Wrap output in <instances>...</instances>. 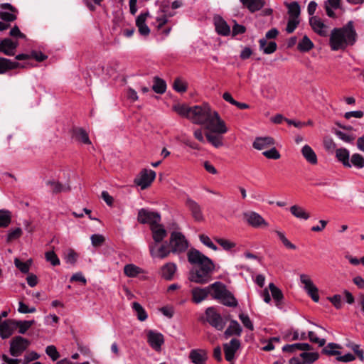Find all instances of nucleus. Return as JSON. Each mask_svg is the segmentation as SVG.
Listing matches in <instances>:
<instances>
[{
    "label": "nucleus",
    "instance_id": "f257e3e1",
    "mask_svg": "<svg viewBox=\"0 0 364 364\" xmlns=\"http://www.w3.org/2000/svg\"><path fill=\"white\" fill-rule=\"evenodd\" d=\"M173 109L181 116L186 117L193 124L205 125V129L218 134H225L228 128L219 114L213 110L208 103L188 107L178 105Z\"/></svg>",
    "mask_w": 364,
    "mask_h": 364
},
{
    "label": "nucleus",
    "instance_id": "f03ea898",
    "mask_svg": "<svg viewBox=\"0 0 364 364\" xmlns=\"http://www.w3.org/2000/svg\"><path fill=\"white\" fill-rule=\"evenodd\" d=\"M357 33L353 21L339 28H333L331 33L329 45L332 50H345L356 41Z\"/></svg>",
    "mask_w": 364,
    "mask_h": 364
},
{
    "label": "nucleus",
    "instance_id": "7ed1b4c3",
    "mask_svg": "<svg viewBox=\"0 0 364 364\" xmlns=\"http://www.w3.org/2000/svg\"><path fill=\"white\" fill-rule=\"evenodd\" d=\"M210 288L211 289V297L213 299L219 301L226 306L236 307L237 306V299L223 283L215 282L210 285Z\"/></svg>",
    "mask_w": 364,
    "mask_h": 364
},
{
    "label": "nucleus",
    "instance_id": "20e7f679",
    "mask_svg": "<svg viewBox=\"0 0 364 364\" xmlns=\"http://www.w3.org/2000/svg\"><path fill=\"white\" fill-rule=\"evenodd\" d=\"M214 269L212 266L204 265L203 267H194L190 271L189 279L198 284H206L211 280V274Z\"/></svg>",
    "mask_w": 364,
    "mask_h": 364
},
{
    "label": "nucleus",
    "instance_id": "39448f33",
    "mask_svg": "<svg viewBox=\"0 0 364 364\" xmlns=\"http://www.w3.org/2000/svg\"><path fill=\"white\" fill-rule=\"evenodd\" d=\"M169 244L172 253L178 254L183 252L188 247V242L185 236L181 232L176 231H173L171 233Z\"/></svg>",
    "mask_w": 364,
    "mask_h": 364
},
{
    "label": "nucleus",
    "instance_id": "423d86ee",
    "mask_svg": "<svg viewBox=\"0 0 364 364\" xmlns=\"http://www.w3.org/2000/svg\"><path fill=\"white\" fill-rule=\"evenodd\" d=\"M150 255L153 258L165 259L172 252L170 244L164 242L162 244L150 243L149 245Z\"/></svg>",
    "mask_w": 364,
    "mask_h": 364
},
{
    "label": "nucleus",
    "instance_id": "0eeeda50",
    "mask_svg": "<svg viewBox=\"0 0 364 364\" xmlns=\"http://www.w3.org/2000/svg\"><path fill=\"white\" fill-rule=\"evenodd\" d=\"M187 256L188 261L192 264L197 265L196 267H203L206 264L207 266H212L213 264L210 258L196 249L190 250Z\"/></svg>",
    "mask_w": 364,
    "mask_h": 364
},
{
    "label": "nucleus",
    "instance_id": "6e6552de",
    "mask_svg": "<svg viewBox=\"0 0 364 364\" xmlns=\"http://www.w3.org/2000/svg\"><path fill=\"white\" fill-rule=\"evenodd\" d=\"M30 341L20 336H15L10 342V353L14 357L20 356L29 346Z\"/></svg>",
    "mask_w": 364,
    "mask_h": 364
},
{
    "label": "nucleus",
    "instance_id": "1a4fd4ad",
    "mask_svg": "<svg viewBox=\"0 0 364 364\" xmlns=\"http://www.w3.org/2000/svg\"><path fill=\"white\" fill-rule=\"evenodd\" d=\"M205 316L207 322L216 330L222 331L224 328L225 321L214 307H208L206 309Z\"/></svg>",
    "mask_w": 364,
    "mask_h": 364
},
{
    "label": "nucleus",
    "instance_id": "9d476101",
    "mask_svg": "<svg viewBox=\"0 0 364 364\" xmlns=\"http://www.w3.org/2000/svg\"><path fill=\"white\" fill-rule=\"evenodd\" d=\"M137 220L141 224H149L151 228L154 225L159 224L161 215L157 212L149 211L142 208L139 210Z\"/></svg>",
    "mask_w": 364,
    "mask_h": 364
},
{
    "label": "nucleus",
    "instance_id": "9b49d317",
    "mask_svg": "<svg viewBox=\"0 0 364 364\" xmlns=\"http://www.w3.org/2000/svg\"><path fill=\"white\" fill-rule=\"evenodd\" d=\"M156 178V173L152 170L144 169L141 171L139 176L134 179L136 185L144 190L148 188Z\"/></svg>",
    "mask_w": 364,
    "mask_h": 364
},
{
    "label": "nucleus",
    "instance_id": "f8f14e48",
    "mask_svg": "<svg viewBox=\"0 0 364 364\" xmlns=\"http://www.w3.org/2000/svg\"><path fill=\"white\" fill-rule=\"evenodd\" d=\"M300 281L304 285V288L312 300L318 302L319 300L318 289L314 284L308 275L302 274L300 275Z\"/></svg>",
    "mask_w": 364,
    "mask_h": 364
},
{
    "label": "nucleus",
    "instance_id": "ddd939ff",
    "mask_svg": "<svg viewBox=\"0 0 364 364\" xmlns=\"http://www.w3.org/2000/svg\"><path fill=\"white\" fill-rule=\"evenodd\" d=\"M186 205L191 211V215L194 220L197 222H202L204 220V215L202 211L201 206L194 200L191 198H187L186 200Z\"/></svg>",
    "mask_w": 364,
    "mask_h": 364
},
{
    "label": "nucleus",
    "instance_id": "4468645a",
    "mask_svg": "<svg viewBox=\"0 0 364 364\" xmlns=\"http://www.w3.org/2000/svg\"><path fill=\"white\" fill-rule=\"evenodd\" d=\"M240 347V341L237 338H232L229 343L223 345L225 359L230 362L235 358V353Z\"/></svg>",
    "mask_w": 364,
    "mask_h": 364
},
{
    "label": "nucleus",
    "instance_id": "2eb2a0df",
    "mask_svg": "<svg viewBox=\"0 0 364 364\" xmlns=\"http://www.w3.org/2000/svg\"><path fill=\"white\" fill-rule=\"evenodd\" d=\"M147 341L153 349L159 351L164 342V336L161 333L149 331L147 333Z\"/></svg>",
    "mask_w": 364,
    "mask_h": 364
},
{
    "label": "nucleus",
    "instance_id": "dca6fc26",
    "mask_svg": "<svg viewBox=\"0 0 364 364\" xmlns=\"http://www.w3.org/2000/svg\"><path fill=\"white\" fill-rule=\"evenodd\" d=\"M309 23L315 33L321 36L328 35V28L318 16H311L309 18Z\"/></svg>",
    "mask_w": 364,
    "mask_h": 364
},
{
    "label": "nucleus",
    "instance_id": "f3484780",
    "mask_svg": "<svg viewBox=\"0 0 364 364\" xmlns=\"http://www.w3.org/2000/svg\"><path fill=\"white\" fill-rule=\"evenodd\" d=\"M244 217L249 225L254 228H259L262 225L267 226L268 224L265 220L256 212H248L244 213Z\"/></svg>",
    "mask_w": 364,
    "mask_h": 364
},
{
    "label": "nucleus",
    "instance_id": "a211bd4d",
    "mask_svg": "<svg viewBox=\"0 0 364 364\" xmlns=\"http://www.w3.org/2000/svg\"><path fill=\"white\" fill-rule=\"evenodd\" d=\"M16 329V321L7 319L0 323V335L3 339L11 336Z\"/></svg>",
    "mask_w": 364,
    "mask_h": 364
},
{
    "label": "nucleus",
    "instance_id": "6ab92c4d",
    "mask_svg": "<svg viewBox=\"0 0 364 364\" xmlns=\"http://www.w3.org/2000/svg\"><path fill=\"white\" fill-rule=\"evenodd\" d=\"M193 301L199 304L205 300L210 294L211 296V289L210 285L205 288L196 287L191 290Z\"/></svg>",
    "mask_w": 364,
    "mask_h": 364
},
{
    "label": "nucleus",
    "instance_id": "aec40b11",
    "mask_svg": "<svg viewBox=\"0 0 364 364\" xmlns=\"http://www.w3.org/2000/svg\"><path fill=\"white\" fill-rule=\"evenodd\" d=\"M17 46L18 43L16 42H14L8 38H4L0 42V53H3L9 56H13L15 55Z\"/></svg>",
    "mask_w": 364,
    "mask_h": 364
},
{
    "label": "nucleus",
    "instance_id": "412c9836",
    "mask_svg": "<svg viewBox=\"0 0 364 364\" xmlns=\"http://www.w3.org/2000/svg\"><path fill=\"white\" fill-rule=\"evenodd\" d=\"M25 66L16 61L8 58L0 57V75L4 74L8 71Z\"/></svg>",
    "mask_w": 364,
    "mask_h": 364
},
{
    "label": "nucleus",
    "instance_id": "4be33fe9",
    "mask_svg": "<svg viewBox=\"0 0 364 364\" xmlns=\"http://www.w3.org/2000/svg\"><path fill=\"white\" fill-rule=\"evenodd\" d=\"M150 229L154 240L152 243H161L167 236V231L161 224L154 225Z\"/></svg>",
    "mask_w": 364,
    "mask_h": 364
},
{
    "label": "nucleus",
    "instance_id": "5701e85b",
    "mask_svg": "<svg viewBox=\"0 0 364 364\" xmlns=\"http://www.w3.org/2000/svg\"><path fill=\"white\" fill-rule=\"evenodd\" d=\"M189 358L194 364H205L207 360L206 351L202 349L191 350Z\"/></svg>",
    "mask_w": 364,
    "mask_h": 364
},
{
    "label": "nucleus",
    "instance_id": "b1692460",
    "mask_svg": "<svg viewBox=\"0 0 364 364\" xmlns=\"http://www.w3.org/2000/svg\"><path fill=\"white\" fill-rule=\"evenodd\" d=\"M336 157L346 168H350V152L346 148H340L336 151Z\"/></svg>",
    "mask_w": 364,
    "mask_h": 364
},
{
    "label": "nucleus",
    "instance_id": "393cba45",
    "mask_svg": "<svg viewBox=\"0 0 364 364\" xmlns=\"http://www.w3.org/2000/svg\"><path fill=\"white\" fill-rule=\"evenodd\" d=\"M215 30L219 35L228 36L230 33V28L221 17L215 18Z\"/></svg>",
    "mask_w": 364,
    "mask_h": 364
},
{
    "label": "nucleus",
    "instance_id": "a878e982",
    "mask_svg": "<svg viewBox=\"0 0 364 364\" xmlns=\"http://www.w3.org/2000/svg\"><path fill=\"white\" fill-rule=\"evenodd\" d=\"M274 144L273 138L269 136L265 137H257L255 139L253 143V147L258 150H262L267 148L269 146H272Z\"/></svg>",
    "mask_w": 364,
    "mask_h": 364
},
{
    "label": "nucleus",
    "instance_id": "bb28decb",
    "mask_svg": "<svg viewBox=\"0 0 364 364\" xmlns=\"http://www.w3.org/2000/svg\"><path fill=\"white\" fill-rule=\"evenodd\" d=\"M301 154L304 158L311 164H316L318 162L317 156L314 151L309 145H304L301 149Z\"/></svg>",
    "mask_w": 364,
    "mask_h": 364
},
{
    "label": "nucleus",
    "instance_id": "cd10ccee",
    "mask_svg": "<svg viewBox=\"0 0 364 364\" xmlns=\"http://www.w3.org/2000/svg\"><path fill=\"white\" fill-rule=\"evenodd\" d=\"M46 186L50 188V191L54 194H57L63 191H69L70 190V187L68 184L63 185L59 181H46Z\"/></svg>",
    "mask_w": 364,
    "mask_h": 364
},
{
    "label": "nucleus",
    "instance_id": "c85d7f7f",
    "mask_svg": "<svg viewBox=\"0 0 364 364\" xmlns=\"http://www.w3.org/2000/svg\"><path fill=\"white\" fill-rule=\"evenodd\" d=\"M312 349L311 346L309 343H294L287 344L282 347L284 352L294 353L296 350L308 351Z\"/></svg>",
    "mask_w": 364,
    "mask_h": 364
},
{
    "label": "nucleus",
    "instance_id": "c756f323",
    "mask_svg": "<svg viewBox=\"0 0 364 364\" xmlns=\"http://www.w3.org/2000/svg\"><path fill=\"white\" fill-rule=\"evenodd\" d=\"M176 264L173 262H168L161 267V276L166 280H171L176 271Z\"/></svg>",
    "mask_w": 364,
    "mask_h": 364
},
{
    "label": "nucleus",
    "instance_id": "7c9ffc66",
    "mask_svg": "<svg viewBox=\"0 0 364 364\" xmlns=\"http://www.w3.org/2000/svg\"><path fill=\"white\" fill-rule=\"evenodd\" d=\"M223 134H218L208 131L205 133L207 141L210 143L214 147L219 148L223 145Z\"/></svg>",
    "mask_w": 364,
    "mask_h": 364
},
{
    "label": "nucleus",
    "instance_id": "2f4dec72",
    "mask_svg": "<svg viewBox=\"0 0 364 364\" xmlns=\"http://www.w3.org/2000/svg\"><path fill=\"white\" fill-rule=\"evenodd\" d=\"M289 210L292 215L298 219L307 220L310 218V214L298 205L291 206Z\"/></svg>",
    "mask_w": 364,
    "mask_h": 364
},
{
    "label": "nucleus",
    "instance_id": "473e14b6",
    "mask_svg": "<svg viewBox=\"0 0 364 364\" xmlns=\"http://www.w3.org/2000/svg\"><path fill=\"white\" fill-rule=\"evenodd\" d=\"M242 333V328L239 323L235 320H232L230 323L229 326L225 330L224 334L226 338L228 337L235 335L240 336Z\"/></svg>",
    "mask_w": 364,
    "mask_h": 364
},
{
    "label": "nucleus",
    "instance_id": "72a5a7b5",
    "mask_svg": "<svg viewBox=\"0 0 364 364\" xmlns=\"http://www.w3.org/2000/svg\"><path fill=\"white\" fill-rule=\"evenodd\" d=\"M259 48L263 50L265 54H272L276 51L277 45L274 41H270L267 43L265 38H262L259 41Z\"/></svg>",
    "mask_w": 364,
    "mask_h": 364
},
{
    "label": "nucleus",
    "instance_id": "f704fd0d",
    "mask_svg": "<svg viewBox=\"0 0 364 364\" xmlns=\"http://www.w3.org/2000/svg\"><path fill=\"white\" fill-rule=\"evenodd\" d=\"M340 1L341 0H326L325 1L324 7L328 17L334 18L336 16L333 9L339 8Z\"/></svg>",
    "mask_w": 364,
    "mask_h": 364
},
{
    "label": "nucleus",
    "instance_id": "c9c22d12",
    "mask_svg": "<svg viewBox=\"0 0 364 364\" xmlns=\"http://www.w3.org/2000/svg\"><path fill=\"white\" fill-rule=\"evenodd\" d=\"M124 273L128 277H136L139 274L144 273V270L134 264H128L124 267Z\"/></svg>",
    "mask_w": 364,
    "mask_h": 364
},
{
    "label": "nucleus",
    "instance_id": "e433bc0d",
    "mask_svg": "<svg viewBox=\"0 0 364 364\" xmlns=\"http://www.w3.org/2000/svg\"><path fill=\"white\" fill-rule=\"evenodd\" d=\"M73 137L85 144H90L91 141L89 139L87 133L82 129L78 128L73 130Z\"/></svg>",
    "mask_w": 364,
    "mask_h": 364
},
{
    "label": "nucleus",
    "instance_id": "4c0bfd02",
    "mask_svg": "<svg viewBox=\"0 0 364 364\" xmlns=\"http://www.w3.org/2000/svg\"><path fill=\"white\" fill-rule=\"evenodd\" d=\"M288 8V14L289 15V18L299 19L301 9L300 6L298 2L293 1L290 4H287Z\"/></svg>",
    "mask_w": 364,
    "mask_h": 364
},
{
    "label": "nucleus",
    "instance_id": "58836bf2",
    "mask_svg": "<svg viewBox=\"0 0 364 364\" xmlns=\"http://www.w3.org/2000/svg\"><path fill=\"white\" fill-rule=\"evenodd\" d=\"M314 48V43L311 41V39L304 36L302 39L298 43L297 48L301 52H309L311 49Z\"/></svg>",
    "mask_w": 364,
    "mask_h": 364
},
{
    "label": "nucleus",
    "instance_id": "ea45409f",
    "mask_svg": "<svg viewBox=\"0 0 364 364\" xmlns=\"http://www.w3.org/2000/svg\"><path fill=\"white\" fill-rule=\"evenodd\" d=\"M350 168L354 166L358 169H361L364 167V158L363 156L358 154H353L350 159Z\"/></svg>",
    "mask_w": 364,
    "mask_h": 364
},
{
    "label": "nucleus",
    "instance_id": "a19ab883",
    "mask_svg": "<svg viewBox=\"0 0 364 364\" xmlns=\"http://www.w3.org/2000/svg\"><path fill=\"white\" fill-rule=\"evenodd\" d=\"M152 89L156 93H164L166 90V82L158 77H155L154 79V85L152 86Z\"/></svg>",
    "mask_w": 364,
    "mask_h": 364
},
{
    "label": "nucleus",
    "instance_id": "79ce46f5",
    "mask_svg": "<svg viewBox=\"0 0 364 364\" xmlns=\"http://www.w3.org/2000/svg\"><path fill=\"white\" fill-rule=\"evenodd\" d=\"M11 213L9 210H0V228H6L11 223Z\"/></svg>",
    "mask_w": 364,
    "mask_h": 364
},
{
    "label": "nucleus",
    "instance_id": "37998d69",
    "mask_svg": "<svg viewBox=\"0 0 364 364\" xmlns=\"http://www.w3.org/2000/svg\"><path fill=\"white\" fill-rule=\"evenodd\" d=\"M132 308L139 321H144L147 318V314L140 304L138 302H134L132 304Z\"/></svg>",
    "mask_w": 364,
    "mask_h": 364
},
{
    "label": "nucleus",
    "instance_id": "c03bdc74",
    "mask_svg": "<svg viewBox=\"0 0 364 364\" xmlns=\"http://www.w3.org/2000/svg\"><path fill=\"white\" fill-rule=\"evenodd\" d=\"M269 288L271 291L274 300L276 301V305L279 306L280 301L283 299V294L282 291L279 288H277L273 283H270L269 284Z\"/></svg>",
    "mask_w": 364,
    "mask_h": 364
},
{
    "label": "nucleus",
    "instance_id": "a18cd8bd",
    "mask_svg": "<svg viewBox=\"0 0 364 364\" xmlns=\"http://www.w3.org/2000/svg\"><path fill=\"white\" fill-rule=\"evenodd\" d=\"M300 357L303 359L305 364H311L318 358L317 353L303 352L300 354Z\"/></svg>",
    "mask_w": 364,
    "mask_h": 364
},
{
    "label": "nucleus",
    "instance_id": "49530a36",
    "mask_svg": "<svg viewBox=\"0 0 364 364\" xmlns=\"http://www.w3.org/2000/svg\"><path fill=\"white\" fill-rule=\"evenodd\" d=\"M337 348H339V346L338 344L329 343L322 349V353L328 355H340V352L336 350Z\"/></svg>",
    "mask_w": 364,
    "mask_h": 364
},
{
    "label": "nucleus",
    "instance_id": "de8ad7c7",
    "mask_svg": "<svg viewBox=\"0 0 364 364\" xmlns=\"http://www.w3.org/2000/svg\"><path fill=\"white\" fill-rule=\"evenodd\" d=\"M31 260L29 259L27 262H21L19 259L16 258L14 259V264L22 273H28L30 269V265Z\"/></svg>",
    "mask_w": 364,
    "mask_h": 364
},
{
    "label": "nucleus",
    "instance_id": "09e8293b",
    "mask_svg": "<svg viewBox=\"0 0 364 364\" xmlns=\"http://www.w3.org/2000/svg\"><path fill=\"white\" fill-rule=\"evenodd\" d=\"M264 4L263 0H250V1L246 5V7L251 12H255L260 10Z\"/></svg>",
    "mask_w": 364,
    "mask_h": 364
},
{
    "label": "nucleus",
    "instance_id": "8fccbe9b",
    "mask_svg": "<svg viewBox=\"0 0 364 364\" xmlns=\"http://www.w3.org/2000/svg\"><path fill=\"white\" fill-rule=\"evenodd\" d=\"M45 258L53 266H58L60 264V261L54 251L46 252L45 253Z\"/></svg>",
    "mask_w": 364,
    "mask_h": 364
},
{
    "label": "nucleus",
    "instance_id": "3c124183",
    "mask_svg": "<svg viewBox=\"0 0 364 364\" xmlns=\"http://www.w3.org/2000/svg\"><path fill=\"white\" fill-rule=\"evenodd\" d=\"M173 88L178 92H185L187 90V84L181 78H176L173 83Z\"/></svg>",
    "mask_w": 364,
    "mask_h": 364
},
{
    "label": "nucleus",
    "instance_id": "603ef678",
    "mask_svg": "<svg viewBox=\"0 0 364 364\" xmlns=\"http://www.w3.org/2000/svg\"><path fill=\"white\" fill-rule=\"evenodd\" d=\"M276 234L277 235V236L279 237V238L280 239V240L282 241V242L283 243V245L289 248V249H291V250H296V245H294L293 243H291L285 236L284 233L281 232V231H279V230H276L275 231Z\"/></svg>",
    "mask_w": 364,
    "mask_h": 364
},
{
    "label": "nucleus",
    "instance_id": "864d4df0",
    "mask_svg": "<svg viewBox=\"0 0 364 364\" xmlns=\"http://www.w3.org/2000/svg\"><path fill=\"white\" fill-rule=\"evenodd\" d=\"M46 353L51 358L52 360L55 361L60 358V353L57 350L55 346L50 345L46 347Z\"/></svg>",
    "mask_w": 364,
    "mask_h": 364
},
{
    "label": "nucleus",
    "instance_id": "5fc2aeb1",
    "mask_svg": "<svg viewBox=\"0 0 364 364\" xmlns=\"http://www.w3.org/2000/svg\"><path fill=\"white\" fill-rule=\"evenodd\" d=\"M200 241L208 247L210 248L211 250L214 251L218 250V247L212 242L210 238L204 234H201L199 235Z\"/></svg>",
    "mask_w": 364,
    "mask_h": 364
},
{
    "label": "nucleus",
    "instance_id": "6e6d98bb",
    "mask_svg": "<svg viewBox=\"0 0 364 364\" xmlns=\"http://www.w3.org/2000/svg\"><path fill=\"white\" fill-rule=\"evenodd\" d=\"M215 240L225 250H230L235 247V244L228 240L223 238H215Z\"/></svg>",
    "mask_w": 364,
    "mask_h": 364
},
{
    "label": "nucleus",
    "instance_id": "4d7b16f0",
    "mask_svg": "<svg viewBox=\"0 0 364 364\" xmlns=\"http://www.w3.org/2000/svg\"><path fill=\"white\" fill-rule=\"evenodd\" d=\"M90 240L92 242V245L94 247H100V246L102 245V244L104 243V242L105 240V237L100 234L92 235L90 237Z\"/></svg>",
    "mask_w": 364,
    "mask_h": 364
},
{
    "label": "nucleus",
    "instance_id": "13d9d810",
    "mask_svg": "<svg viewBox=\"0 0 364 364\" xmlns=\"http://www.w3.org/2000/svg\"><path fill=\"white\" fill-rule=\"evenodd\" d=\"M299 23V19L289 18L287 28H286V31L288 33H293L295 31V29L297 28Z\"/></svg>",
    "mask_w": 364,
    "mask_h": 364
},
{
    "label": "nucleus",
    "instance_id": "bf43d9fd",
    "mask_svg": "<svg viewBox=\"0 0 364 364\" xmlns=\"http://www.w3.org/2000/svg\"><path fill=\"white\" fill-rule=\"evenodd\" d=\"M239 318L240 319L241 322L242 323L245 327L250 329V331L254 330V326L248 315L240 314L239 315Z\"/></svg>",
    "mask_w": 364,
    "mask_h": 364
},
{
    "label": "nucleus",
    "instance_id": "052dcab7",
    "mask_svg": "<svg viewBox=\"0 0 364 364\" xmlns=\"http://www.w3.org/2000/svg\"><path fill=\"white\" fill-rule=\"evenodd\" d=\"M308 337L311 342L318 343L321 347L323 346L326 343V339L319 338L314 331H309Z\"/></svg>",
    "mask_w": 364,
    "mask_h": 364
},
{
    "label": "nucleus",
    "instance_id": "680f3d73",
    "mask_svg": "<svg viewBox=\"0 0 364 364\" xmlns=\"http://www.w3.org/2000/svg\"><path fill=\"white\" fill-rule=\"evenodd\" d=\"M22 235V230L20 228H16L14 230L9 231L7 235V241L11 242L14 240L18 239Z\"/></svg>",
    "mask_w": 364,
    "mask_h": 364
},
{
    "label": "nucleus",
    "instance_id": "e2e57ef3",
    "mask_svg": "<svg viewBox=\"0 0 364 364\" xmlns=\"http://www.w3.org/2000/svg\"><path fill=\"white\" fill-rule=\"evenodd\" d=\"M262 154L267 159H279L280 158V154L274 147L272 148L269 150L264 151Z\"/></svg>",
    "mask_w": 364,
    "mask_h": 364
},
{
    "label": "nucleus",
    "instance_id": "0e129e2a",
    "mask_svg": "<svg viewBox=\"0 0 364 364\" xmlns=\"http://www.w3.org/2000/svg\"><path fill=\"white\" fill-rule=\"evenodd\" d=\"M77 259V254L72 249L68 250L65 259L67 263L75 264Z\"/></svg>",
    "mask_w": 364,
    "mask_h": 364
},
{
    "label": "nucleus",
    "instance_id": "69168bd1",
    "mask_svg": "<svg viewBox=\"0 0 364 364\" xmlns=\"http://www.w3.org/2000/svg\"><path fill=\"white\" fill-rule=\"evenodd\" d=\"M0 18L6 22H11L16 19V16L13 12L1 11Z\"/></svg>",
    "mask_w": 364,
    "mask_h": 364
},
{
    "label": "nucleus",
    "instance_id": "338daca9",
    "mask_svg": "<svg viewBox=\"0 0 364 364\" xmlns=\"http://www.w3.org/2000/svg\"><path fill=\"white\" fill-rule=\"evenodd\" d=\"M40 355L36 352H31L24 356L23 364H28L29 362L38 360Z\"/></svg>",
    "mask_w": 364,
    "mask_h": 364
},
{
    "label": "nucleus",
    "instance_id": "774afa93",
    "mask_svg": "<svg viewBox=\"0 0 364 364\" xmlns=\"http://www.w3.org/2000/svg\"><path fill=\"white\" fill-rule=\"evenodd\" d=\"M330 301L332 303V304L337 309H339L342 306L341 303V296L339 294H336L333 296L332 297L329 298Z\"/></svg>",
    "mask_w": 364,
    "mask_h": 364
}]
</instances>
